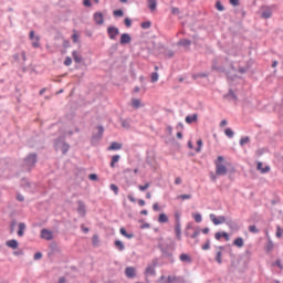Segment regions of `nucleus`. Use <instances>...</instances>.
<instances>
[{
  "label": "nucleus",
  "mask_w": 283,
  "mask_h": 283,
  "mask_svg": "<svg viewBox=\"0 0 283 283\" xmlns=\"http://www.w3.org/2000/svg\"><path fill=\"white\" fill-rule=\"evenodd\" d=\"M158 249L161 252L163 258H166L170 264L176 262L174 258V251H176V244L174 242H161L158 243Z\"/></svg>",
  "instance_id": "f257e3e1"
},
{
  "label": "nucleus",
  "mask_w": 283,
  "mask_h": 283,
  "mask_svg": "<svg viewBox=\"0 0 283 283\" xmlns=\"http://www.w3.org/2000/svg\"><path fill=\"white\" fill-rule=\"evenodd\" d=\"M39 161V157L35 153H30L24 159L22 164V168L24 171H32V168L35 167Z\"/></svg>",
  "instance_id": "f03ea898"
},
{
  "label": "nucleus",
  "mask_w": 283,
  "mask_h": 283,
  "mask_svg": "<svg viewBox=\"0 0 283 283\" xmlns=\"http://www.w3.org/2000/svg\"><path fill=\"white\" fill-rule=\"evenodd\" d=\"M54 149L55 151H62V154L65 156V154L70 151V144L65 143L64 137H59L54 142Z\"/></svg>",
  "instance_id": "7ed1b4c3"
},
{
  "label": "nucleus",
  "mask_w": 283,
  "mask_h": 283,
  "mask_svg": "<svg viewBox=\"0 0 283 283\" xmlns=\"http://www.w3.org/2000/svg\"><path fill=\"white\" fill-rule=\"evenodd\" d=\"M223 161H224V157L222 156H218L217 160L214 161L217 176H227L229 171L227 169V166L222 165Z\"/></svg>",
  "instance_id": "20e7f679"
},
{
  "label": "nucleus",
  "mask_w": 283,
  "mask_h": 283,
  "mask_svg": "<svg viewBox=\"0 0 283 283\" xmlns=\"http://www.w3.org/2000/svg\"><path fill=\"white\" fill-rule=\"evenodd\" d=\"M156 266H158V259H154L151 264H148L145 270V275L156 276Z\"/></svg>",
  "instance_id": "39448f33"
},
{
  "label": "nucleus",
  "mask_w": 283,
  "mask_h": 283,
  "mask_svg": "<svg viewBox=\"0 0 283 283\" xmlns=\"http://www.w3.org/2000/svg\"><path fill=\"white\" fill-rule=\"evenodd\" d=\"M103 134H105V128L103 126H97V134L93 135L91 138V145H96L101 138H103Z\"/></svg>",
  "instance_id": "423d86ee"
},
{
  "label": "nucleus",
  "mask_w": 283,
  "mask_h": 283,
  "mask_svg": "<svg viewBox=\"0 0 283 283\" xmlns=\"http://www.w3.org/2000/svg\"><path fill=\"white\" fill-rule=\"evenodd\" d=\"M29 39L30 41H32L31 43L32 48H34L35 50L41 48V43H40L41 36L34 35V31H30Z\"/></svg>",
  "instance_id": "0eeeda50"
},
{
  "label": "nucleus",
  "mask_w": 283,
  "mask_h": 283,
  "mask_svg": "<svg viewBox=\"0 0 283 283\" xmlns=\"http://www.w3.org/2000/svg\"><path fill=\"white\" fill-rule=\"evenodd\" d=\"M209 218L216 227H218V224H224V222H227V217L224 216L216 217L214 213H211Z\"/></svg>",
  "instance_id": "6e6552de"
},
{
  "label": "nucleus",
  "mask_w": 283,
  "mask_h": 283,
  "mask_svg": "<svg viewBox=\"0 0 283 283\" xmlns=\"http://www.w3.org/2000/svg\"><path fill=\"white\" fill-rule=\"evenodd\" d=\"M107 34H108V38L111 39V41H116V36H118V34H120V30H118V28H116V27H108Z\"/></svg>",
  "instance_id": "1a4fd4ad"
},
{
  "label": "nucleus",
  "mask_w": 283,
  "mask_h": 283,
  "mask_svg": "<svg viewBox=\"0 0 283 283\" xmlns=\"http://www.w3.org/2000/svg\"><path fill=\"white\" fill-rule=\"evenodd\" d=\"M77 213H80L82 218H85L87 213L85 202L83 200H77Z\"/></svg>",
  "instance_id": "9d476101"
},
{
  "label": "nucleus",
  "mask_w": 283,
  "mask_h": 283,
  "mask_svg": "<svg viewBox=\"0 0 283 283\" xmlns=\"http://www.w3.org/2000/svg\"><path fill=\"white\" fill-rule=\"evenodd\" d=\"M261 17L262 19H271V17H273L271 7H262Z\"/></svg>",
  "instance_id": "9b49d317"
},
{
  "label": "nucleus",
  "mask_w": 283,
  "mask_h": 283,
  "mask_svg": "<svg viewBox=\"0 0 283 283\" xmlns=\"http://www.w3.org/2000/svg\"><path fill=\"white\" fill-rule=\"evenodd\" d=\"M93 19L96 23V25H103L105 23V18L103 17V12H95L93 15Z\"/></svg>",
  "instance_id": "f8f14e48"
},
{
  "label": "nucleus",
  "mask_w": 283,
  "mask_h": 283,
  "mask_svg": "<svg viewBox=\"0 0 283 283\" xmlns=\"http://www.w3.org/2000/svg\"><path fill=\"white\" fill-rule=\"evenodd\" d=\"M226 224L227 227H229V229H231V231L240 230V226L238 224V222L233 221L232 219H226Z\"/></svg>",
  "instance_id": "ddd939ff"
},
{
  "label": "nucleus",
  "mask_w": 283,
  "mask_h": 283,
  "mask_svg": "<svg viewBox=\"0 0 283 283\" xmlns=\"http://www.w3.org/2000/svg\"><path fill=\"white\" fill-rule=\"evenodd\" d=\"M218 63H219V60H218V59L212 60V66H211L212 70H213L214 72H220V73L226 72L224 66L218 65Z\"/></svg>",
  "instance_id": "4468645a"
},
{
  "label": "nucleus",
  "mask_w": 283,
  "mask_h": 283,
  "mask_svg": "<svg viewBox=\"0 0 283 283\" xmlns=\"http://www.w3.org/2000/svg\"><path fill=\"white\" fill-rule=\"evenodd\" d=\"M119 43L120 45H127L128 43H132V35H129V33H123L120 35Z\"/></svg>",
  "instance_id": "2eb2a0df"
},
{
  "label": "nucleus",
  "mask_w": 283,
  "mask_h": 283,
  "mask_svg": "<svg viewBox=\"0 0 283 283\" xmlns=\"http://www.w3.org/2000/svg\"><path fill=\"white\" fill-rule=\"evenodd\" d=\"M125 275L129 280H134V277H136V269H134L133 266L126 268Z\"/></svg>",
  "instance_id": "dca6fc26"
},
{
  "label": "nucleus",
  "mask_w": 283,
  "mask_h": 283,
  "mask_svg": "<svg viewBox=\"0 0 283 283\" xmlns=\"http://www.w3.org/2000/svg\"><path fill=\"white\" fill-rule=\"evenodd\" d=\"M175 234H176L177 240L180 242V240H182L181 223H175Z\"/></svg>",
  "instance_id": "f3484780"
},
{
  "label": "nucleus",
  "mask_w": 283,
  "mask_h": 283,
  "mask_svg": "<svg viewBox=\"0 0 283 283\" xmlns=\"http://www.w3.org/2000/svg\"><path fill=\"white\" fill-rule=\"evenodd\" d=\"M41 238H43V240H52L54 238V235L52 234V231H50L48 229H42Z\"/></svg>",
  "instance_id": "a211bd4d"
},
{
  "label": "nucleus",
  "mask_w": 283,
  "mask_h": 283,
  "mask_svg": "<svg viewBox=\"0 0 283 283\" xmlns=\"http://www.w3.org/2000/svg\"><path fill=\"white\" fill-rule=\"evenodd\" d=\"M218 249H219V251H217L214 261L219 264H222V251H224V247L220 245V247H218Z\"/></svg>",
  "instance_id": "6ab92c4d"
},
{
  "label": "nucleus",
  "mask_w": 283,
  "mask_h": 283,
  "mask_svg": "<svg viewBox=\"0 0 283 283\" xmlns=\"http://www.w3.org/2000/svg\"><path fill=\"white\" fill-rule=\"evenodd\" d=\"M185 122L187 125H191V123H198V114L187 115Z\"/></svg>",
  "instance_id": "aec40b11"
},
{
  "label": "nucleus",
  "mask_w": 283,
  "mask_h": 283,
  "mask_svg": "<svg viewBox=\"0 0 283 283\" xmlns=\"http://www.w3.org/2000/svg\"><path fill=\"white\" fill-rule=\"evenodd\" d=\"M118 149H123V144L118 142L111 143V146L108 147V151H118Z\"/></svg>",
  "instance_id": "412c9836"
},
{
  "label": "nucleus",
  "mask_w": 283,
  "mask_h": 283,
  "mask_svg": "<svg viewBox=\"0 0 283 283\" xmlns=\"http://www.w3.org/2000/svg\"><path fill=\"white\" fill-rule=\"evenodd\" d=\"M6 245L9 249H19V241H17V239H11L6 242Z\"/></svg>",
  "instance_id": "4be33fe9"
},
{
  "label": "nucleus",
  "mask_w": 283,
  "mask_h": 283,
  "mask_svg": "<svg viewBox=\"0 0 283 283\" xmlns=\"http://www.w3.org/2000/svg\"><path fill=\"white\" fill-rule=\"evenodd\" d=\"M262 166H263V164L261 161H259L256 164V169L259 171H261V174H269L271 171V167L270 166H265L264 168Z\"/></svg>",
  "instance_id": "5701e85b"
},
{
  "label": "nucleus",
  "mask_w": 283,
  "mask_h": 283,
  "mask_svg": "<svg viewBox=\"0 0 283 283\" xmlns=\"http://www.w3.org/2000/svg\"><path fill=\"white\" fill-rule=\"evenodd\" d=\"M223 98H227L228 101H238V95L230 88L228 94L223 95Z\"/></svg>",
  "instance_id": "b1692460"
},
{
  "label": "nucleus",
  "mask_w": 283,
  "mask_h": 283,
  "mask_svg": "<svg viewBox=\"0 0 283 283\" xmlns=\"http://www.w3.org/2000/svg\"><path fill=\"white\" fill-rule=\"evenodd\" d=\"M147 3L150 12H155L156 8H158V0H148Z\"/></svg>",
  "instance_id": "393cba45"
},
{
  "label": "nucleus",
  "mask_w": 283,
  "mask_h": 283,
  "mask_svg": "<svg viewBox=\"0 0 283 283\" xmlns=\"http://www.w3.org/2000/svg\"><path fill=\"white\" fill-rule=\"evenodd\" d=\"M114 247L117 249V251H125V243H123L120 240H115Z\"/></svg>",
  "instance_id": "a878e982"
},
{
  "label": "nucleus",
  "mask_w": 283,
  "mask_h": 283,
  "mask_svg": "<svg viewBox=\"0 0 283 283\" xmlns=\"http://www.w3.org/2000/svg\"><path fill=\"white\" fill-rule=\"evenodd\" d=\"M72 56H73V61L75 63H82L83 62V56H81V54H78V51H73Z\"/></svg>",
  "instance_id": "bb28decb"
},
{
  "label": "nucleus",
  "mask_w": 283,
  "mask_h": 283,
  "mask_svg": "<svg viewBox=\"0 0 283 283\" xmlns=\"http://www.w3.org/2000/svg\"><path fill=\"white\" fill-rule=\"evenodd\" d=\"M233 245L238 247V249H242V247H244V239H242L241 237L234 239Z\"/></svg>",
  "instance_id": "cd10ccee"
},
{
  "label": "nucleus",
  "mask_w": 283,
  "mask_h": 283,
  "mask_svg": "<svg viewBox=\"0 0 283 283\" xmlns=\"http://www.w3.org/2000/svg\"><path fill=\"white\" fill-rule=\"evenodd\" d=\"M18 235H19V238H23V235H24V231H25V224L23 223V222H20L19 224H18Z\"/></svg>",
  "instance_id": "c85d7f7f"
},
{
  "label": "nucleus",
  "mask_w": 283,
  "mask_h": 283,
  "mask_svg": "<svg viewBox=\"0 0 283 283\" xmlns=\"http://www.w3.org/2000/svg\"><path fill=\"white\" fill-rule=\"evenodd\" d=\"M120 125L124 127V129H129L132 127V120L130 119H123L120 118Z\"/></svg>",
  "instance_id": "c756f323"
},
{
  "label": "nucleus",
  "mask_w": 283,
  "mask_h": 283,
  "mask_svg": "<svg viewBox=\"0 0 283 283\" xmlns=\"http://www.w3.org/2000/svg\"><path fill=\"white\" fill-rule=\"evenodd\" d=\"M158 222H160L161 224H165V223L169 222V217H167V214L165 212H163L158 217Z\"/></svg>",
  "instance_id": "7c9ffc66"
},
{
  "label": "nucleus",
  "mask_w": 283,
  "mask_h": 283,
  "mask_svg": "<svg viewBox=\"0 0 283 283\" xmlns=\"http://www.w3.org/2000/svg\"><path fill=\"white\" fill-rule=\"evenodd\" d=\"M177 45H181L182 48H189L191 45V40L189 39H181Z\"/></svg>",
  "instance_id": "2f4dec72"
},
{
  "label": "nucleus",
  "mask_w": 283,
  "mask_h": 283,
  "mask_svg": "<svg viewBox=\"0 0 283 283\" xmlns=\"http://www.w3.org/2000/svg\"><path fill=\"white\" fill-rule=\"evenodd\" d=\"M179 260L181 262H187L188 264H191V256H189V254H185V253L180 254Z\"/></svg>",
  "instance_id": "473e14b6"
},
{
  "label": "nucleus",
  "mask_w": 283,
  "mask_h": 283,
  "mask_svg": "<svg viewBox=\"0 0 283 283\" xmlns=\"http://www.w3.org/2000/svg\"><path fill=\"white\" fill-rule=\"evenodd\" d=\"M118 160H120V155H114L112 157V160H111V167L112 169H114V167H116V163H118Z\"/></svg>",
  "instance_id": "72a5a7b5"
},
{
  "label": "nucleus",
  "mask_w": 283,
  "mask_h": 283,
  "mask_svg": "<svg viewBox=\"0 0 283 283\" xmlns=\"http://www.w3.org/2000/svg\"><path fill=\"white\" fill-rule=\"evenodd\" d=\"M251 143V137L250 136H245V137H242L239 142V145H241V147H244V145Z\"/></svg>",
  "instance_id": "f704fd0d"
},
{
  "label": "nucleus",
  "mask_w": 283,
  "mask_h": 283,
  "mask_svg": "<svg viewBox=\"0 0 283 283\" xmlns=\"http://www.w3.org/2000/svg\"><path fill=\"white\" fill-rule=\"evenodd\" d=\"M274 247H275V244H273V241L269 240L265 245V252L271 253L273 251Z\"/></svg>",
  "instance_id": "c9c22d12"
},
{
  "label": "nucleus",
  "mask_w": 283,
  "mask_h": 283,
  "mask_svg": "<svg viewBox=\"0 0 283 283\" xmlns=\"http://www.w3.org/2000/svg\"><path fill=\"white\" fill-rule=\"evenodd\" d=\"M178 280H181V277L169 275L164 283H174V282H178Z\"/></svg>",
  "instance_id": "e433bc0d"
},
{
  "label": "nucleus",
  "mask_w": 283,
  "mask_h": 283,
  "mask_svg": "<svg viewBox=\"0 0 283 283\" xmlns=\"http://www.w3.org/2000/svg\"><path fill=\"white\" fill-rule=\"evenodd\" d=\"M209 77V73H196L192 75V78L198 80V78H207Z\"/></svg>",
  "instance_id": "4c0bfd02"
},
{
  "label": "nucleus",
  "mask_w": 283,
  "mask_h": 283,
  "mask_svg": "<svg viewBox=\"0 0 283 283\" xmlns=\"http://www.w3.org/2000/svg\"><path fill=\"white\" fill-rule=\"evenodd\" d=\"M132 105L135 109H140V99L138 98H133Z\"/></svg>",
  "instance_id": "58836bf2"
},
{
  "label": "nucleus",
  "mask_w": 283,
  "mask_h": 283,
  "mask_svg": "<svg viewBox=\"0 0 283 283\" xmlns=\"http://www.w3.org/2000/svg\"><path fill=\"white\" fill-rule=\"evenodd\" d=\"M202 251H209L211 249V240L207 239L206 243L201 247Z\"/></svg>",
  "instance_id": "ea45409f"
},
{
  "label": "nucleus",
  "mask_w": 283,
  "mask_h": 283,
  "mask_svg": "<svg viewBox=\"0 0 283 283\" xmlns=\"http://www.w3.org/2000/svg\"><path fill=\"white\" fill-rule=\"evenodd\" d=\"M224 134L228 138H233V136H235V133H233V129L231 128H226Z\"/></svg>",
  "instance_id": "a19ab883"
},
{
  "label": "nucleus",
  "mask_w": 283,
  "mask_h": 283,
  "mask_svg": "<svg viewBox=\"0 0 283 283\" xmlns=\"http://www.w3.org/2000/svg\"><path fill=\"white\" fill-rule=\"evenodd\" d=\"M140 28H143V30H149V28H151V21L142 22Z\"/></svg>",
  "instance_id": "79ce46f5"
},
{
  "label": "nucleus",
  "mask_w": 283,
  "mask_h": 283,
  "mask_svg": "<svg viewBox=\"0 0 283 283\" xmlns=\"http://www.w3.org/2000/svg\"><path fill=\"white\" fill-rule=\"evenodd\" d=\"M202 151V139L197 140V147H196V153L200 154Z\"/></svg>",
  "instance_id": "37998d69"
},
{
  "label": "nucleus",
  "mask_w": 283,
  "mask_h": 283,
  "mask_svg": "<svg viewBox=\"0 0 283 283\" xmlns=\"http://www.w3.org/2000/svg\"><path fill=\"white\" fill-rule=\"evenodd\" d=\"M250 233H260V229L255 224L249 226Z\"/></svg>",
  "instance_id": "c03bdc74"
},
{
  "label": "nucleus",
  "mask_w": 283,
  "mask_h": 283,
  "mask_svg": "<svg viewBox=\"0 0 283 283\" xmlns=\"http://www.w3.org/2000/svg\"><path fill=\"white\" fill-rule=\"evenodd\" d=\"M177 200H191V195H179Z\"/></svg>",
  "instance_id": "a18cd8bd"
},
{
  "label": "nucleus",
  "mask_w": 283,
  "mask_h": 283,
  "mask_svg": "<svg viewBox=\"0 0 283 283\" xmlns=\"http://www.w3.org/2000/svg\"><path fill=\"white\" fill-rule=\"evenodd\" d=\"M114 17H124L125 12H123V9H118L113 11Z\"/></svg>",
  "instance_id": "49530a36"
},
{
  "label": "nucleus",
  "mask_w": 283,
  "mask_h": 283,
  "mask_svg": "<svg viewBox=\"0 0 283 283\" xmlns=\"http://www.w3.org/2000/svg\"><path fill=\"white\" fill-rule=\"evenodd\" d=\"M109 189L111 191H114L115 196H118V186L111 184Z\"/></svg>",
  "instance_id": "de8ad7c7"
},
{
  "label": "nucleus",
  "mask_w": 283,
  "mask_h": 283,
  "mask_svg": "<svg viewBox=\"0 0 283 283\" xmlns=\"http://www.w3.org/2000/svg\"><path fill=\"white\" fill-rule=\"evenodd\" d=\"M216 8H217V10H219V12H224V6H222V2L217 1Z\"/></svg>",
  "instance_id": "09e8293b"
},
{
  "label": "nucleus",
  "mask_w": 283,
  "mask_h": 283,
  "mask_svg": "<svg viewBox=\"0 0 283 283\" xmlns=\"http://www.w3.org/2000/svg\"><path fill=\"white\" fill-rule=\"evenodd\" d=\"M193 220H195V222H198V223L202 222V214L196 213L193 216Z\"/></svg>",
  "instance_id": "8fccbe9b"
},
{
  "label": "nucleus",
  "mask_w": 283,
  "mask_h": 283,
  "mask_svg": "<svg viewBox=\"0 0 283 283\" xmlns=\"http://www.w3.org/2000/svg\"><path fill=\"white\" fill-rule=\"evenodd\" d=\"M151 83H156L158 82V72H153L151 73Z\"/></svg>",
  "instance_id": "3c124183"
},
{
  "label": "nucleus",
  "mask_w": 283,
  "mask_h": 283,
  "mask_svg": "<svg viewBox=\"0 0 283 283\" xmlns=\"http://www.w3.org/2000/svg\"><path fill=\"white\" fill-rule=\"evenodd\" d=\"M73 32H74L72 35L73 43H78V32H76V30H74Z\"/></svg>",
  "instance_id": "603ef678"
},
{
  "label": "nucleus",
  "mask_w": 283,
  "mask_h": 283,
  "mask_svg": "<svg viewBox=\"0 0 283 283\" xmlns=\"http://www.w3.org/2000/svg\"><path fill=\"white\" fill-rule=\"evenodd\" d=\"M200 232H201L200 229L195 230L193 233L190 235V238H191L192 240H196V238H197L198 235H200Z\"/></svg>",
  "instance_id": "864d4df0"
},
{
  "label": "nucleus",
  "mask_w": 283,
  "mask_h": 283,
  "mask_svg": "<svg viewBox=\"0 0 283 283\" xmlns=\"http://www.w3.org/2000/svg\"><path fill=\"white\" fill-rule=\"evenodd\" d=\"M175 224H180V212H175Z\"/></svg>",
  "instance_id": "5fc2aeb1"
},
{
  "label": "nucleus",
  "mask_w": 283,
  "mask_h": 283,
  "mask_svg": "<svg viewBox=\"0 0 283 283\" xmlns=\"http://www.w3.org/2000/svg\"><path fill=\"white\" fill-rule=\"evenodd\" d=\"M139 191H147L149 189V182H146L144 186H138Z\"/></svg>",
  "instance_id": "6e6d98bb"
},
{
  "label": "nucleus",
  "mask_w": 283,
  "mask_h": 283,
  "mask_svg": "<svg viewBox=\"0 0 283 283\" xmlns=\"http://www.w3.org/2000/svg\"><path fill=\"white\" fill-rule=\"evenodd\" d=\"M64 65H66V67H70V65H72V57L66 56L64 60Z\"/></svg>",
  "instance_id": "4d7b16f0"
},
{
  "label": "nucleus",
  "mask_w": 283,
  "mask_h": 283,
  "mask_svg": "<svg viewBox=\"0 0 283 283\" xmlns=\"http://www.w3.org/2000/svg\"><path fill=\"white\" fill-rule=\"evenodd\" d=\"M124 24L126 25V28H132V19L125 18L124 19Z\"/></svg>",
  "instance_id": "13d9d810"
},
{
  "label": "nucleus",
  "mask_w": 283,
  "mask_h": 283,
  "mask_svg": "<svg viewBox=\"0 0 283 283\" xmlns=\"http://www.w3.org/2000/svg\"><path fill=\"white\" fill-rule=\"evenodd\" d=\"M17 227V220H12L10 223L11 233H14V228Z\"/></svg>",
  "instance_id": "bf43d9fd"
},
{
  "label": "nucleus",
  "mask_w": 283,
  "mask_h": 283,
  "mask_svg": "<svg viewBox=\"0 0 283 283\" xmlns=\"http://www.w3.org/2000/svg\"><path fill=\"white\" fill-rule=\"evenodd\" d=\"M171 14H180V9L177 7H171Z\"/></svg>",
  "instance_id": "052dcab7"
},
{
  "label": "nucleus",
  "mask_w": 283,
  "mask_h": 283,
  "mask_svg": "<svg viewBox=\"0 0 283 283\" xmlns=\"http://www.w3.org/2000/svg\"><path fill=\"white\" fill-rule=\"evenodd\" d=\"M83 6H85V8H92V0H84Z\"/></svg>",
  "instance_id": "680f3d73"
},
{
  "label": "nucleus",
  "mask_w": 283,
  "mask_h": 283,
  "mask_svg": "<svg viewBox=\"0 0 283 283\" xmlns=\"http://www.w3.org/2000/svg\"><path fill=\"white\" fill-rule=\"evenodd\" d=\"M41 258H43V253L36 252L33 256V260H41Z\"/></svg>",
  "instance_id": "e2e57ef3"
},
{
  "label": "nucleus",
  "mask_w": 283,
  "mask_h": 283,
  "mask_svg": "<svg viewBox=\"0 0 283 283\" xmlns=\"http://www.w3.org/2000/svg\"><path fill=\"white\" fill-rule=\"evenodd\" d=\"M88 178H90L91 180H93V181H96V180H98V175H96V174H91V175L88 176Z\"/></svg>",
  "instance_id": "0e129e2a"
},
{
  "label": "nucleus",
  "mask_w": 283,
  "mask_h": 283,
  "mask_svg": "<svg viewBox=\"0 0 283 283\" xmlns=\"http://www.w3.org/2000/svg\"><path fill=\"white\" fill-rule=\"evenodd\" d=\"M282 233H283V230L280 229V227H277V230H276V238H282Z\"/></svg>",
  "instance_id": "69168bd1"
},
{
  "label": "nucleus",
  "mask_w": 283,
  "mask_h": 283,
  "mask_svg": "<svg viewBox=\"0 0 283 283\" xmlns=\"http://www.w3.org/2000/svg\"><path fill=\"white\" fill-rule=\"evenodd\" d=\"M214 238L216 240H222V232H216Z\"/></svg>",
  "instance_id": "338daca9"
},
{
  "label": "nucleus",
  "mask_w": 283,
  "mask_h": 283,
  "mask_svg": "<svg viewBox=\"0 0 283 283\" xmlns=\"http://www.w3.org/2000/svg\"><path fill=\"white\" fill-rule=\"evenodd\" d=\"M154 211H160V206L156 202L153 205Z\"/></svg>",
  "instance_id": "774afa93"
}]
</instances>
